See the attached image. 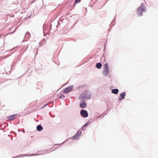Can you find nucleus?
<instances>
[{
    "label": "nucleus",
    "instance_id": "2",
    "mask_svg": "<svg viewBox=\"0 0 158 158\" xmlns=\"http://www.w3.org/2000/svg\"><path fill=\"white\" fill-rule=\"evenodd\" d=\"M144 10V9L142 7H140L137 8V12L138 16H139L142 15V12Z\"/></svg>",
    "mask_w": 158,
    "mask_h": 158
},
{
    "label": "nucleus",
    "instance_id": "13",
    "mask_svg": "<svg viewBox=\"0 0 158 158\" xmlns=\"http://www.w3.org/2000/svg\"><path fill=\"white\" fill-rule=\"evenodd\" d=\"M73 88V85H71L70 86H69L67 88H66L65 89H72Z\"/></svg>",
    "mask_w": 158,
    "mask_h": 158
},
{
    "label": "nucleus",
    "instance_id": "10",
    "mask_svg": "<svg viewBox=\"0 0 158 158\" xmlns=\"http://www.w3.org/2000/svg\"><path fill=\"white\" fill-rule=\"evenodd\" d=\"M86 105L85 103H83L80 104V107L81 108H85L86 107Z\"/></svg>",
    "mask_w": 158,
    "mask_h": 158
},
{
    "label": "nucleus",
    "instance_id": "15",
    "mask_svg": "<svg viewBox=\"0 0 158 158\" xmlns=\"http://www.w3.org/2000/svg\"><path fill=\"white\" fill-rule=\"evenodd\" d=\"M86 125V124L83 127V129L84 128V127Z\"/></svg>",
    "mask_w": 158,
    "mask_h": 158
},
{
    "label": "nucleus",
    "instance_id": "5",
    "mask_svg": "<svg viewBox=\"0 0 158 158\" xmlns=\"http://www.w3.org/2000/svg\"><path fill=\"white\" fill-rule=\"evenodd\" d=\"M126 95V93L125 92H123V93L120 94V95L118 98V99L120 100H121L123 99Z\"/></svg>",
    "mask_w": 158,
    "mask_h": 158
},
{
    "label": "nucleus",
    "instance_id": "3",
    "mask_svg": "<svg viewBox=\"0 0 158 158\" xmlns=\"http://www.w3.org/2000/svg\"><path fill=\"white\" fill-rule=\"evenodd\" d=\"M80 114L84 118L87 117L88 116L87 112L84 110H82L81 111Z\"/></svg>",
    "mask_w": 158,
    "mask_h": 158
},
{
    "label": "nucleus",
    "instance_id": "8",
    "mask_svg": "<svg viewBox=\"0 0 158 158\" xmlns=\"http://www.w3.org/2000/svg\"><path fill=\"white\" fill-rule=\"evenodd\" d=\"M81 132L80 131H78L77 133L76 134L75 136L74 137V138H77V137H78V136L81 135Z\"/></svg>",
    "mask_w": 158,
    "mask_h": 158
},
{
    "label": "nucleus",
    "instance_id": "16",
    "mask_svg": "<svg viewBox=\"0 0 158 158\" xmlns=\"http://www.w3.org/2000/svg\"><path fill=\"white\" fill-rule=\"evenodd\" d=\"M47 104H46V105H45L44 106V107H45V106H47Z\"/></svg>",
    "mask_w": 158,
    "mask_h": 158
},
{
    "label": "nucleus",
    "instance_id": "7",
    "mask_svg": "<svg viewBox=\"0 0 158 158\" xmlns=\"http://www.w3.org/2000/svg\"><path fill=\"white\" fill-rule=\"evenodd\" d=\"M96 67L98 69H100L102 67V64L100 63H98L96 64Z\"/></svg>",
    "mask_w": 158,
    "mask_h": 158
},
{
    "label": "nucleus",
    "instance_id": "12",
    "mask_svg": "<svg viewBox=\"0 0 158 158\" xmlns=\"http://www.w3.org/2000/svg\"><path fill=\"white\" fill-rule=\"evenodd\" d=\"M63 94V93H62V92H61V93L60 94V95L59 97V98L60 99L64 98L65 96Z\"/></svg>",
    "mask_w": 158,
    "mask_h": 158
},
{
    "label": "nucleus",
    "instance_id": "14",
    "mask_svg": "<svg viewBox=\"0 0 158 158\" xmlns=\"http://www.w3.org/2000/svg\"><path fill=\"white\" fill-rule=\"evenodd\" d=\"M81 0H76L75 2V3H77L80 2Z\"/></svg>",
    "mask_w": 158,
    "mask_h": 158
},
{
    "label": "nucleus",
    "instance_id": "1",
    "mask_svg": "<svg viewBox=\"0 0 158 158\" xmlns=\"http://www.w3.org/2000/svg\"><path fill=\"white\" fill-rule=\"evenodd\" d=\"M104 68V70L103 72V74L104 76H106L109 73V69L108 64L107 63H105L103 66Z\"/></svg>",
    "mask_w": 158,
    "mask_h": 158
},
{
    "label": "nucleus",
    "instance_id": "6",
    "mask_svg": "<svg viewBox=\"0 0 158 158\" xmlns=\"http://www.w3.org/2000/svg\"><path fill=\"white\" fill-rule=\"evenodd\" d=\"M71 89H64L62 92V93L67 94L71 92Z\"/></svg>",
    "mask_w": 158,
    "mask_h": 158
},
{
    "label": "nucleus",
    "instance_id": "4",
    "mask_svg": "<svg viewBox=\"0 0 158 158\" xmlns=\"http://www.w3.org/2000/svg\"><path fill=\"white\" fill-rule=\"evenodd\" d=\"M17 116V115L16 114H13L7 116V119L9 120H12L16 118Z\"/></svg>",
    "mask_w": 158,
    "mask_h": 158
},
{
    "label": "nucleus",
    "instance_id": "11",
    "mask_svg": "<svg viewBox=\"0 0 158 158\" xmlns=\"http://www.w3.org/2000/svg\"><path fill=\"white\" fill-rule=\"evenodd\" d=\"M118 92V89H112V93L114 94H117Z\"/></svg>",
    "mask_w": 158,
    "mask_h": 158
},
{
    "label": "nucleus",
    "instance_id": "17",
    "mask_svg": "<svg viewBox=\"0 0 158 158\" xmlns=\"http://www.w3.org/2000/svg\"><path fill=\"white\" fill-rule=\"evenodd\" d=\"M82 94H82L81 95V96H83Z\"/></svg>",
    "mask_w": 158,
    "mask_h": 158
},
{
    "label": "nucleus",
    "instance_id": "9",
    "mask_svg": "<svg viewBox=\"0 0 158 158\" xmlns=\"http://www.w3.org/2000/svg\"><path fill=\"white\" fill-rule=\"evenodd\" d=\"M37 129L38 131H40L43 129V127L41 126L38 125L37 127Z\"/></svg>",
    "mask_w": 158,
    "mask_h": 158
}]
</instances>
